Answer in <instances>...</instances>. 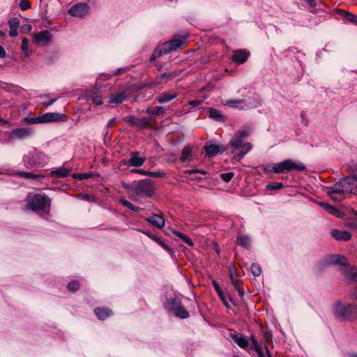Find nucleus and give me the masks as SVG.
Instances as JSON below:
<instances>
[{
	"label": "nucleus",
	"instance_id": "a878e982",
	"mask_svg": "<svg viewBox=\"0 0 357 357\" xmlns=\"http://www.w3.org/2000/svg\"><path fill=\"white\" fill-rule=\"evenodd\" d=\"M246 102L244 103L245 108H255L260 105L259 96L257 94H253L252 96L245 98Z\"/></svg>",
	"mask_w": 357,
	"mask_h": 357
},
{
	"label": "nucleus",
	"instance_id": "0e129e2a",
	"mask_svg": "<svg viewBox=\"0 0 357 357\" xmlns=\"http://www.w3.org/2000/svg\"><path fill=\"white\" fill-rule=\"evenodd\" d=\"M130 172L138 173V174H142L144 176H146L147 171H145L144 169H133L130 170Z\"/></svg>",
	"mask_w": 357,
	"mask_h": 357
},
{
	"label": "nucleus",
	"instance_id": "39448f33",
	"mask_svg": "<svg viewBox=\"0 0 357 357\" xmlns=\"http://www.w3.org/2000/svg\"><path fill=\"white\" fill-rule=\"evenodd\" d=\"M48 162V157L44 153L35 150L23 157V163L26 169H33L38 166H44Z\"/></svg>",
	"mask_w": 357,
	"mask_h": 357
},
{
	"label": "nucleus",
	"instance_id": "72a5a7b5",
	"mask_svg": "<svg viewBox=\"0 0 357 357\" xmlns=\"http://www.w3.org/2000/svg\"><path fill=\"white\" fill-rule=\"evenodd\" d=\"M165 112V108L163 107H160V106H156L153 108H152L151 107H148L146 110V114H148L149 115L152 116H159L160 114H164Z\"/></svg>",
	"mask_w": 357,
	"mask_h": 357
},
{
	"label": "nucleus",
	"instance_id": "6e6d98bb",
	"mask_svg": "<svg viewBox=\"0 0 357 357\" xmlns=\"http://www.w3.org/2000/svg\"><path fill=\"white\" fill-rule=\"evenodd\" d=\"M91 100L96 105H101L103 104V98L101 96H95L91 98Z\"/></svg>",
	"mask_w": 357,
	"mask_h": 357
},
{
	"label": "nucleus",
	"instance_id": "9d476101",
	"mask_svg": "<svg viewBox=\"0 0 357 357\" xmlns=\"http://www.w3.org/2000/svg\"><path fill=\"white\" fill-rule=\"evenodd\" d=\"M123 121L130 126L137 127L140 130L147 128L150 125L149 119L146 117L139 119L133 115H129L124 117Z\"/></svg>",
	"mask_w": 357,
	"mask_h": 357
},
{
	"label": "nucleus",
	"instance_id": "473e14b6",
	"mask_svg": "<svg viewBox=\"0 0 357 357\" xmlns=\"http://www.w3.org/2000/svg\"><path fill=\"white\" fill-rule=\"evenodd\" d=\"M245 102V99H230L226 100L225 105L234 108L239 106L241 109H244Z\"/></svg>",
	"mask_w": 357,
	"mask_h": 357
},
{
	"label": "nucleus",
	"instance_id": "f3484780",
	"mask_svg": "<svg viewBox=\"0 0 357 357\" xmlns=\"http://www.w3.org/2000/svg\"><path fill=\"white\" fill-rule=\"evenodd\" d=\"M31 132L32 130L29 128H20L13 130L10 133V136L12 138L24 139L29 137Z\"/></svg>",
	"mask_w": 357,
	"mask_h": 357
},
{
	"label": "nucleus",
	"instance_id": "a211bd4d",
	"mask_svg": "<svg viewBox=\"0 0 357 357\" xmlns=\"http://www.w3.org/2000/svg\"><path fill=\"white\" fill-rule=\"evenodd\" d=\"M249 56V52L245 50H238L234 52L232 55V61L236 63L242 64L247 61Z\"/></svg>",
	"mask_w": 357,
	"mask_h": 357
},
{
	"label": "nucleus",
	"instance_id": "f257e3e1",
	"mask_svg": "<svg viewBox=\"0 0 357 357\" xmlns=\"http://www.w3.org/2000/svg\"><path fill=\"white\" fill-rule=\"evenodd\" d=\"M249 134V130L241 129L237 130L230 139L226 146L228 147V149L231 148L230 153L234 158H242L252 149V144L244 140V138L247 137Z\"/></svg>",
	"mask_w": 357,
	"mask_h": 357
},
{
	"label": "nucleus",
	"instance_id": "bb28decb",
	"mask_svg": "<svg viewBox=\"0 0 357 357\" xmlns=\"http://www.w3.org/2000/svg\"><path fill=\"white\" fill-rule=\"evenodd\" d=\"M231 337L232 340L241 347L243 349H245L248 347V340L244 337L243 336H241L238 335V333H231Z\"/></svg>",
	"mask_w": 357,
	"mask_h": 357
},
{
	"label": "nucleus",
	"instance_id": "a19ab883",
	"mask_svg": "<svg viewBox=\"0 0 357 357\" xmlns=\"http://www.w3.org/2000/svg\"><path fill=\"white\" fill-rule=\"evenodd\" d=\"M120 202L121 203V204L123 206L127 207L128 208H129L130 210H131L134 212L139 213V211H141L142 210V208L135 206L131 202H128V200H126L125 199H121Z\"/></svg>",
	"mask_w": 357,
	"mask_h": 357
},
{
	"label": "nucleus",
	"instance_id": "6ab92c4d",
	"mask_svg": "<svg viewBox=\"0 0 357 357\" xmlns=\"http://www.w3.org/2000/svg\"><path fill=\"white\" fill-rule=\"evenodd\" d=\"M174 77V74L172 73H163L155 77L154 81L151 83V86H156L159 84H165L168 80L172 79Z\"/></svg>",
	"mask_w": 357,
	"mask_h": 357
},
{
	"label": "nucleus",
	"instance_id": "412c9836",
	"mask_svg": "<svg viewBox=\"0 0 357 357\" xmlns=\"http://www.w3.org/2000/svg\"><path fill=\"white\" fill-rule=\"evenodd\" d=\"M16 175L24 178L33 179L42 183L45 178V176L42 174H36L31 172L24 171H17Z\"/></svg>",
	"mask_w": 357,
	"mask_h": 357
},
{
	"label": "nucleus",
	"instance_id": "69168bd1",
	"mask_svg": "<svg viewBox=\"0 0 357 357\" xmlns=\"http://www.w3.org/2000/svg\"><path fill=\"white\" fill-rule=\"evenodd\" d=\"M202 103V101L199 100H193L189 101V105L192 107H197Z\"/></svg>",
	"mask_w": 357,
	"mask_h": 357
},
{
	"label": "nucleus",
	"instance_id": "09e8293b",
	"mask_svg": "<svg viewBox=\"0 0 357 357\" xmlns=\"http://www.w3.org/2000/svg\"><path fill=\"white\" fill-rule=\"evenodd\" d=\"M122 186L129 192L135 193V182L133 183H128L124 181L121 183Z\"/></svg>",
	"mask_w": 357,
	"mask_h": 357
},
{
	"label": "nucleus",
	"instance_id": "4c0bfd02",
	"mask_svg": "<svg viewBox=\"0 0 357 357\" xmlns=\"http://www.w3.org/2000/svg\"><path fill=\"white\" fill-rule=\"evenodd\" d=\"M346 278L349 281L357 283V268H350L346 273Z\"/></svg>",
	"mask_w": 357,
	"mask_h": 357
},
{
	"label": "nucleus",
	"instance_id": "de8ad7c7",
	"mask_svg": "<svg viewBox=\"0 0 357 357\" xmlns=\"http://www.w3.org/2000/svg\"><path fill=\"white\" fill-rule=\"evenodd\" d=\"M24 121L30 124L42 123L40 116L36 117H26Z\"/></svg>",
	"mask_w": 357,
	"mask_h": 357
},
{
	"label": "nucleus",
	"instance_id": "0eeeda50",
	"mask_svg": "<svg viewBox=\"0 0 357 357\" xmlns=\"http://www.w3.org/2000/svg\"><path fill=\"white\" fill-rule=\"evenodd\" d=\"M326 190L327 195L335 202L342 201L344 199V194L348 190L342 181V178L334 185L327 187Z\"/></svg>",
	"mask_w": 357,
	"mask_h": 357
},
{
	"label": "nucleus",
	"instance_id": "5fc2aeb1",
	"mask_svg": "<svg viewBox=\"0 0 357 357\" xmlns=\"http://www.w3.org/2000/svg\"><path fill=\"white\" fill-rule=\"evenodd\" d=\"M19 6L22 10H26L31 7L30 3L26 0H21Z\"/></svg>",
	"mask_w": 357,
	"mask_h": 357
},
{
	"label": "nucleus",
	"instance_id": "393cba45",
	"mask_svg": "<svg viewBox=\"0 0 357 357\" xmlns=\"http://www.w3.org/2000/svg\"><path fill=\"white\" fill-rule=\"evenodd\" d=\"M94 312L100 320H105L113 314L112 311L106 307H96Z\"/></svg>",
	"mask_w": 357,
	"mask_h": 357
},
{
	"label": "nucleus",
	"instance_id": "e2e57ef3",
	"mask_svg": "<svg viewBox=\"0 0 357 357\" xmlns=\"http://www.w3.org/2000/svg\"><path fill=\"white\" fill-rule=\"evenodd\" d=\"M349 297L351 299L357 301V287H354L349 291Z\"/></svg>",
	"mask_w": 357,
	"mask_h": 357
},
{
	"label": "nucleus",
	"instance_id": "a18cd8bd",
	"mask_svg": "<svg viewBox=\"0 0 357 357\" xmlns=\"http://www.w3.org/2000/svg\"><path fill=\"white\" fill-rule=\"evenodd\" d=\"M79 282L76 280L70 282L67 285L68 289L72 292L77 291L79 289Z\"/></svg>",
	"mask_w": 357,
	"mask_h": 357
},
{
	"label": "nucleus",
	"instance_id": "49530a36",
	"mask_svg": "<svg viewBox=\"0 0 357 357\" xmlns=\"http://www.w3.org/2000/svg\"><path fill=\"white\" fill-rule=\"evenodd\" d=\"M8 23L10 29H17L20 25V20L15 17L10 19Z\"/></svg>",
	"mask_w": 357,
	"mask_h": 357
},
{
	"label": "nucleus",
	"instance_id": "e433bc0d",
	"mask_svg": "<svg viewBox=\"0 0 357 357\" xmlns=\"http://www.w3.org/2000/svg\"><path fill=\"white\" fill-rule=\"evenodd\" d=\"M174 314L176 317L179 319H185L189 317V312L185 309L184 305L181 303L180 307H178L174 312Z\"/></svg>",
	"mask_w": 357,
	"mask_h": 357
},
{
	"label": "nucleus",
	"instance_id": "3c124183",
	"mask_svg": "<svg viewBox=\"0 0 357 357\" xmlns=\"http://www.w3.org/2000/svg\"><path fill=\"white\" fill-rule=\"evenodd\" d=\"M165 174L162 172H149L147 171L146 176L153 177V178H162L164 177Z\"/></svg>",
	"mask_w": 357,
	"mask_h": 357
},
{
	"label": "nucleus",
	"instance_id": "1a4fd4ad",
	"mask_svg": "<svg viewBox=\"0 0 357 357\" xmlns=\"http://www.w3.org/2000/svg\"><path fill=\"white\" fill-rule=\"evenodd\" d=\"M184 39L173 38L172 40L165 42L157 47L158 51L161 52L162 56L167 54L171 52L175 51L180 47L184 43Z\"/></svg>",
	"mask_w": 357,
	"mask_h": 357
},
{
	"label": "nucleus",
	"instance_id": "13d9d810",
	"mask_svg": "<svg viewBox=\"0 0 357 357\" xmlns=\"http://www.w3.org/2000/svg\"><path fill=\"white\" fill-rule=\"evenodd\" d=\"M162 56L161 52L158 51L157 47L155 49L150 57V61H153L155 59Z\"/></svg>",
	"mask_w": 357,
	"mask_h": 357
},
{
	"label": "nucleus",
	"instance_id": "20e7f679",
	"mask_svg": "<svg viewBox=\"0 0 357 357\" xmlns=\"http://www.w3.org/2000/svg\"><path fill=\"white\" fill-rule=\"evenodd\" d=\"M305 172L307 170L301 162H296L291 159L284 160L273 165L271 172L274 174H287L291 171Z\"/></svg>",
	"mask_w": 357,
	"mask_h": 357
},
{
	"label": "nucleus",
	"instance_id": "2eb2a0df",
	"mask_svg": "<svg viewBox=\"0 0 357 357\" xmlns=\"http://www.w3.org/2000/svg\"><path fill=\"white\" fill-rule=\"evenodd\" d=\"M342 181L348 190L347 193L357 194V179L351 174L342 178Z\"/></svg>",
	"mask_w": 357,
	"mask_h": 357
},
{
	"label": "nucleus",
	"instance_id": "b1692460",
	"mask_svg": "<svg viewBox=\"0 0 357 357\" xmlns=\"http://www.w3.org/2000/svg\"><path fill=\"white\" fill-rule=\"evenodd\" d=\"M70 170V169L60 167L56 169L52 170L50 175L57 178H63L69 175Z\"/></svg>",
	"mask_w": 357,
	"mask_h": 357
},
{
	"label": "nucleus",
	"instance_id": "ea45409f",
	"mask_svg": "<svg viewBox=\"0 0 357 357\" xmlns=\"http://www.w3.org/2000/svg\"><path fill=\"white\" fill-rule=\"evenodd\" d=\"M237 243L242 247L248 248L250 243V237L246 235L238 236L237 237Z\"/></svg>",
	"mask_w": 357,
	"mask_h": 357
},
{
	"label": "nucleus",
	"instance_id": "f8f14e48",
	"mask_svg": "<svg viewBox=\"0 0 357 357\" xmlns=\"http://www.w3.org/2000/svg\"><path fill=\"white\" fill-rule=\"evenodd\" d=\"M204 149L206 151V156L208 158H213L219 153H222L227 151L228 147L226 146H220L206 142L204 145Z\"/></svg>",
	"mask_w": 357,
	"mask_h": 357
},
{
	"label": "nucleus",
	"instance_id": "423d86ee",
	"mask_svg": "<svg viewBox=\"0 0 357 357\" xmlns=\"http://www.w3.org/2000/svg\"><path fill=\"white\" fill-rule=\"evenodd\" d=\"M134 194L137 196L152 197L155 194L154 183L149 178L136 181Z\"/></svg>",
	"mask_w": 357,
	"mask_h": 357
},
{
	"label": "nucleus",
	"instance_id": "774afa93",
	"mask_svg": "<svg viewBox=\"0 0 357 357\" xmlns=\"http://www.w3.org/2000/svg\"><path fill=\"white\" fill-rule=\"evenodd\" d=\"M347 226L349 229H356L357 228V224L353 221H350V222H347Z\"/></svg>",
	"mask_w": 357,
	"mask_h": 357
},
{
	"label": "nucleus",
	"instance_id": "c85d7f7f",
	"mask_svg": "<svg viewBox=\"0 0 357 357\" xmlns=\"http://www.w3.org/2000/svg\"><path fill=\"white\" fill-rule=\"evenodd\" d=\"M181 305V302L179 299L176 298H170L166 300L165 306L166 308L172 311L173 312Z\"/></svg>",
	"mask_w": 357,
	"mask_h": 357
},
{
	"label": "nucleus",
	"instance_id": "ddd939ff",
	"mask_svg": "<svg viewBox=\"0 0 357 357\" xmlns=\"http://www.w3.org/2000/svg\"><path fill=\"white\" fill-rule=\"evenodd\" d=\"M40 117L42 120V123L65 121L68 119L66 114L57 112H47L41 115Z\"/></svg>",
	"mask_w": 357,
	"mask_h": 357
},
{
	"label": "nucleus",
	"instance_id": "79ce46f5",
	"mask_svg": "<svg viewBox=\"0 0 357 357\" xmlns=\"http://www.w3.org/2000/svg\"><path fill=\"white\" fill-rule=\"evenodd\" d=\"M283 187V183L280 182H272L266 185V189L267 190H277Z\"/></svg>",
	"mask_w": 357,
	"mask_h": 357
},
{
	"label": "nucleus",
	"instance_id": "338daca9",
	"mask_svg": "<svg viewBox=\"0 0 357 357\" xmlns=\"http://www.w3.org/2000/svg\"><path fill=\"white\" fill-rule=\"evenodd\" d=\"M251 340H252V344H253V347H254V348H255V351H256L257 349H261V347L259 345L258 342L255 339V337H252V336L251 337Z\"/></svg>",
	"mask_w": 357,
	"mask_h": 357
},
{
	"label": "nucleus",
	"instance_id": "bf43d9fd",
	"mask_svg": "<svg viewBox=\"0 0 357 357\" xmlns=\"http://www.w3.org/2000/svg\"><path fill=\"white\" fill-rule=\"evenodd\" d=\"M230 280L231 282V284L235 288H237L240 287L241 280L235 279L233 274L230 273Z\"/></svg>",
	"mask_w": 357,
	"mask_h": 357
},
{
	"label": "nucleus",
	"instance_id": "cd10ccee",
	"mask_svg": "<svg viewBox=\"0 0 357 357\" xmlns=\"http://www.w3.org/2000/svg\"><path fill=\"white\" fill-rule=\"evenodd\" d=\"M150 238L158 243L162 248H164L171 256L174 255V250L165 243V241L160 237L156 235H150Z\"/></svg>",
	"mask_w": 357,
	"mask_h": 357
},
{
	"label": "nucleus",
	"instance_id": "680f3d73",
	"mask_svg": "<svg viewBox=\"0 0 357 357\" xmlns=\"http://www.w3.org/2000/svg\"><path fill=\"white\" fill-rule=\"evenodd\" d=\"M181 239L184 241L185 243H187L190 246L193 245V242L190 238H189L186 234H183L182 237H181Z\"/></svg>",
	"mask_w": 357,
	"mask_h": 357
},
{
	"label": "nucleus",
	"instance_id": "7c9ffc66",
	"mask_svg": "<svg viewBox=\"0 0 357 357\" xmlns=\"http://www.w3.org/2000/svg\"><path fill=\"white\" fill-rule=\"evenodd\" d=\"M319 204L328 213L337 217H339L340 215V211L335 207L324 202H319Z\"/></svg>",
	"mask_w": 357,
	"mask_h": 357
},
{
	"label": "nucleus",
	"instance_id": "4be33fe9",
	"mask_svg": "<svg viewBox=\"0 0 357 357\" xmlns=\"http://www.w3.org/2000/svg\"><path fill=\"white\" fill-rule=\"evenodd\" d=\"M177 96L176 93L162 92L155 98V100L160 104H165L174 100Z\"/></svg>",
	"mask_w": 357,
	"mask_h": 357
},
{
	"label": "nucleus",
	"instance_id": "c03bdc74",
	"mask_svg": "<svg viewBox=\"0 0 357 357\" xmlns=\"http://www.w3.org/2000/svg\"><path fill=\"white\" fill-rule=\"evenodd\" d=\"M250 271L255 277H258L261 275V270L259 264L254 263L251 265Z\"/></svg>",
	"mask_w": 357,
	"mask_h": 357
},
{
	"label": "nucleus",
	"instance_id": "37998d69",
	"mask_svg": "<svg viewBox=\"0 0 357 357\" xmlns=\"http://www.w3.org/2000/svg\"><path fill=\"white\" fill-rule=\"evenodd\" d=\"M29 40L26 38H24L22 41L21 49L24 52L26 56H30L31 52L28 50Z\"/></svg>",
	"mask_w": 357,
	"mask_h": 357
},
{
	"label": "nucleus",
	"instance_id": "4d7b16f0",
	"mask_svg": "<svg viewBox=\"0 0 357 357\" xmlns=\"http://www.w3.org/2000/svg\"><path fill=\"white\" fill-rule=\"evenodd\" d=\"M40 97H43V96H41ZM43 97L45 98V100L43 102V104L47 106L52 105L57 100V98H48L47 96H43Z\"/></svg>",
	"mask_w": 357,
	"mask_h": 357
},
{
	"label": "nucleus",
	"instance_id": "052dcab7",
	"mask_svg": "<svg viewBox=\"0 0 357 357\" xmlns=\"http://www.w3.org/2000/svg\"><path fill=\"white\" fill-rule=\"evenodd\" d=\"M32 29V26L31 24H26L21 26L20 31L22 33H29Z\"/></svg>",
	"mask_w": 357,
	"mask_h": 357
},
{
	"label": "nucleus",
	"instance_id": "c756f323",
	"mask_svg": "<svg viewBox=\"0 0 357 357\" xmlns=\"http://www.w3.org/2000/svg\"><path fill=\"white\" fill-rule=\"evenodd\" d=\"M208 114L211 119L217 121H223L224 116L217 109L209 107L208 109Z\"/></svg>",
	"mask_w": 357,
	"mask_h": 357
},
{
	"label": "nucleus",
	"instance_id": "58836bf2",
	"mask_svg": "<svg viewBox=\"0 0 357 357\" xmlns=\"http://www.w3.org/2000/svg\"><path fill=\"white\" fill-rule=\"evenodd\" d=\"M339 13L347 21L357 24V15L344 10H339Z\"/></svg>",
	"mask_w": 357,
	"mask_h": 357
},
{
	"label": "nucleus",
	"instance_id": "6e6552de",
	"mask_svg": "<svg viewBox=\"0 0 357 357\" xmlns=\"http://www.w3.org/2000/svg\"><path fill=\"white\" fill-rule=\"evenodd\" d=\"M340 265L344 267L349 266L347 258L340 255H330L323 258L319 264V268L322 269L328 265Z\"/></svg>",
	"mask_w": 357,
	"mask_h": 357
},
{
	"label": "nucleus",
	"instance_id": "603ef678",
	"mask_svg": "<svg viewBox=\"0 0 357 357\" xmlns=\"http://www.w3.org/2000/svg\"><path fill=\"white\" fill-rule=\"evenodd\" d=\"M73 177L75 179H78L79 181L88 179L91 177V175L86 173H82V174H73Z\"/></svg>",
	"mask_w": 357,
	"mask_h": 357
},
{
	"label": "nucleus",
	"instance_id": "4468645a",
	"mask_svg": "<svg viewBox=\"0 0 357 357\" xmlns=\"http://www.w3.org/2000/svg\"><path fill=\"white\" fill-rule=\"evenodd\" d=\"M52 34L48 30H45L35 35L33 42L37 45H46L52 40Z\"/></svg>",
	"mask_w": 357,
	"mask_h": 357
},
{
	"label": "nucleus",
	"instance_id": "8fccbe9b",
	"mask_svg": "<svg viewBox=\"0 0 357 357\" xmlns=\"http://www.w3.org/2000/svg\"><path fill=\"white\" fill-rule=\"evenodd\" d=\"M234 174L233 172H230L222 173L220 174V178L225 182L228 183L231 180V178L234 177Z\"/></svg>",
	"mask_w": 357,
	"mask_h": 357
},
{
	"label": "nucleus",
	"instance_id": "dca6fc26",
	"mask_svg": "<svg viewBox=\"0 0 357 357\" xmlns=\"http://www.w3.org/2000/svg\"><path fill=\"white\" fill-rule=\"evenodd\" d=\"M146 161L145 157H139V152L133 151L130 154V159L126 162L129 166L141 167Z\"/></svg>",
	"mask_w": 357,
	"mask_h": 357
},
{
	"label": "nucleus",
	"instance_id": "7ed1b4c3",
	"mask_svg": "<svg viewBox=\"0 0 357 357\" xmlns=\"http://www.w3.org/2000/svg\"><path fill=\"white\" fill-rule=\"evenodd\" d=\"M51 199L45 195L30 194L28 196L26 206L33 212L39 213L50 209Z\"/></svg>",
	"mask_w": 357,
	"mask_h": 357
},
{
	"label": "nucleus",
	"instance_id": "864d4df0",
	"mask_svg": "<svg viewBox=\"0 0 357 357\" xmlns=\"http://www.w3.org/2000/svg\"><path fill=\"white\" fill-rule=\"evenodd\" d=\"M195 173H199L203 175H206L207 174V172L205 170L202 169H188V170L185 171V174H193Z\"/></svg>",
	"mask_w": 357,
	"mask_h": 357
},
{
	"label": "nucleus",
	"instance_id": "f03ea898",
	"mask_svg": "<svg viewBox=\"0 0 357 357\" xmlns=\"http://www.w3.org/2000/svg\"><path fill=\"white\" fill-rule=\"evenodd\" d=\"M333 314L336 319L351 321L357 319V303H342L336 301L333 305Z\"/></svg>",
	"mask_w": 357,
	"mask_h": 357
},
{
	"label": "nucleus",
	"instance_id": "2f4dec72",
	"mask_svg": "<svg viewBox=\"0 0 357 357\" xmlns=\"http://www.w3.org/2000/svg\"><path fill=\"white\" fill-rule=\"evenodd\" d=\"M213 286L215 291L218 294L220 298L222 300V301L225 304V305L227 307H229V304H228V302H227V294L226 295L225 294V293L222 291V289H221L220 287L219 286V284L215 281H213Z\"/></svg>",
	"mask_w": 357,
	"mask_h": 357
},
{
	"label": "nucleus",
	"instance_id": "f704fd0d",
	"mask_svg": "<svg viewBox=\"0 0 357 357\" xmlns=\"http://www.w3.org/2000/svg\"><path fill=\"white\" fill-rule=\"evenodd\" d=\"M191 153L192 149L190 146H185L183 147L180 160L182 162H186L191 161Z\"/></svg>",
	"mask_w": 357,
	"mask_h": 357
},
{
	"label": "nucleus",
	"instance_id": "aec40b11",
	"mask_svg": "<svg viewBox=\"0 0 357 357\" xmlns=\"http://www.w3.org/2000/svg\"><path fill=\"white\" fill-rule=\"evenodd\" d=\"M331 235L333 238L337 241H347L351 239V234L347 231H340L337 229H333L331 231Z\"/></svg>",
	"mask_w": 357,
	"mask_h": 357
},
{
	"label": "nucleus",
	"instance_id": "9b49d317",
	"mask_svg": "<svg viewBox=\"0 0 357 357\" xmlns=\"http://www.w3.org/2000/svg\"><path fill=\"white\" fill-rule=\"evenodd\" d=\"M89 6L86 3H78L73 5L69 10L68 13L73 17L83 18L88 13Z\"/></svg>",
	"mask_w": 357,
	"mask_h": 357
},
{
	"label": "nucleus",
	"instance_id": "5701e85b",
	"mask_svg": "<svg viewBox=\"0 0 357 357\" xmlns=\"http://www.w3.org/2000/svg\"><path fill=\"white\" fill-rule=\"evenodd\" d=\"M146 220L156 228L161 229L165 225L164 218L156 214H153L151 217L146 218Z\"/></svg>",
	"mask_w": 357,
	"mask_h": 357
},
{
	"label": "nucleus",
	"instance_id": "c9c22d12",
	"mask_svg": "<svg viewBox=\"0 0 357 357\" xmlns=\"http://www.w3.org/2000/svg\"><path fill=\"white\" fill-rule=\"evenodd\" d=\"M126 98V95L124 92L117 93L113 94L109 98L110 103L120 104L123 102Z\"/></svg>",
	"mask_w": 357,
	"mask_h": 357
}]
</instances>
